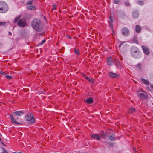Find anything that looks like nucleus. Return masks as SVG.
Segmentation results:
<instances>
[{
  "label": "nucleus",
  "instance_id": "nucleus-1",
  "mask_svg": "<svg viewBox=\"0 0 153 153\" xmlns=\"http://www.w3.org/2000/svg\"><path fill=\"white\" fill-rule=\"evenodd\" d=\"M31 25L33 27L36 31L40 32L41 31L42 27L41 24V21L39 19H33Z\"/></svg>",
  "mask_w": 153,
  "mask_h": 153
},
{
  "label": "nucleus",
  "instance_id": "nucleus-2",
  "mask_svg": "<svg viewBox=\"0 0 153 153\" xmlns=\"http://www.w3.org/2000/svg\"><path fill=\"white\" fill-rule=\"evenodd\" d=\"M131 53L132 56L136 58H139L141 56V52L140 50L134 46L131 48Z\"/></svg>",
  "mask_w": 153,
  "mask_h": 153
},
{
  "label": "nucleus",
  "instance_id": "nucleus-3",
  "mask_svg": "<svg viewBox=\"0 0 153 153\" xmlns=\"http://www.w3.org/2000/svg\"><path fill=\"white\" fill-rule=\"evenodd\" d=\"M8 7L7 4L4 1H0V12L6 13L8 10Z\"/></svg>",
  "mask_w": 153,
  "mask_h": 153
},
{
  "label": "nucleus",
  "instance_id": "nucleus-4",
  "mask_svg": "<svg viewBox=\"0 0 153 153\" xmlns=\"http://www.w3.org/2000/svg\"><path fill=\"white\" fill-rule=\"evenodd\" d=\"M25 118L26 120L30 121L31 123H33L35 122L34 116L32 113L27 114Z\"/></svg>",
  "mask_w": 153,
  "mask_h": 153
},
{
  "label": "nucleus",
  "instance_id": "nucleus-5",
  "mask_svg": "<svg viewBox=\"0 0 153 153\" xmlns=\"http://www.w3.org/2000/svg\"><path fill=\"white\" fill-rule=\"evenodd\" d=\"M17 24L19 27H23L26 26L27 22L25 19L24 18H23L19 20Z\"/></svg>",
  "mask_w": 153,
  "mask_h": 153
},
{
  "label": "nucleus",
  "instance_id": "nucleus-6",
  "mask_svg": "<svg viewBox=\"0 0 153 153\" xmlns=\"http://www.w3.org/2000/svg\"><path fill=\"white\" fill-rule=\"evenodd\" d=\"M137 96L141 99H144L147 98V94L146 92L144 91L141 92V93H138Z\"/></svg>",
  "mask_w": 153,
  "mask_h": 153
},
{
  "label": "nucleus",
  "instance_id": "nucleus-7",
  "mask_svg": "<svg viewBox=\"0 0 153 153\" xmlns=\"http://www.w3.org/2000/svg\"><path fill=\"white\" fill-rule=\"evenodd\" d=\"M121 32L122 35L124 36H127L129 34V31L126 27L123 28L121 30Z\"/></svg>",
  "mask_w": 153,
  "mask_h": 153
},
{
  "label": "nucleus",
  "instance_id": "nucleus-8",
  "mask_svg": "<svg viewBox=\"0 0 153 153\" xmlns=\"http://www.w3.org/2000/svg\"><path fill=\"white\" fill-rule=\"evenodd\" d=\"M141 47L144 53L147 55H149L150 52L149 49L144 45H142Z\"/></svg>",
  "mask_w": 153,
  "mask_h": 153
},
{
  "label": "nucleus",
  "instance_id": "nucleus-9",
  "mask_svg": "<svg viewBox=\"0 0 153 153\" xmlns=\"http://www.w3.org/2000/svg\"><path fill=\"white\" fill-rule=\"evenodd\" d=\"M24 113V111H18L13 112L12 114L15 117H16L17 116H20L22 115Z\"/></svg>",
  "mask_w": 153,
  "mask_h": 153
},
{
  "label": "nucleus",
  "instance_id": "nucleus-10",
  "mask_svg": "<svg viewBox=\"0 0 153 153\" xmlns=\"http://www.w3.org/2000/svg\"><path fill=\"white\" fill-rule=\"evenodd\" d=\"M107 64L108 65L111 66L113 65V59L111 57H109L107 58Z\"/></svg>",
  "mask_w": 153,
  "mask_h": 153
},
{
  "label": "nucleus",
  "instance_id": "nucleus-11",
  "mask_svg": "<svg viewBox=\"0 0 153 153\" xmlns=\"http://www.w3.org/2000/svg\"><path fill=\"white\" fill-rule=\"evenodd\" d=\"M91 136L92 138L95 139L97 140H100L101 138V137L97 134H91Z\"/></svg>",
  "mask_w": 153,
  "mask_h": 153
},
{
  "label": "nucleus",
  "instance_id": "nucleus-12",
  "mask_svg": "<svg viewBox=\"0 0 153 153\" xmlns=\"http://www.w3.org/2000/svg\"><path fill=\"white\" fill-rule=\"evenodd\" d=\"M109 76L111 78H118L119 76L118 74L112 72L109 73Z\"/></svg>",
  "mask_w": 153,
  "mask_h": 153
},
{
  "label": "nucleus",
  "instance_id": "nucleus-13",
  "mask_svg": "<svg viewBox=\"0 0 153 153\" xmlns=\"http://www.w3.org/2000/svg\"><path fill=\"white\" fill-rule=\"evenodd\" d=\"M14 116L13 115H10L11 120L13 123L17 125H19L20 124V123H19L16 120V119L14 118Z\"/></svg>",
  "mask_w": 153,
  "mask_h": 153
},
{
  "label": "nucleus",
  "instance_id": "nucleus-14",
  "mask_svg": "<svg viewBox=\"0 0 153 153\" xmlns=\"http://www.w3.org/2000/svg\"><path fill=\"white\" fill-rule=\"evenodd\" d=\"M113 20H112V17L111 16H110L109 17V26L110 27H111L112 30L114 32V31L113 30V26H112V22H113Z\"/></svg>",
  "mask_w": 153,
  "mask_h": 153
},
{
  "label": "nucleus",
  "instance_id": "nucleus-15",
  "mask_svg": "<svg viewBox=\"0 0 153 153\" xmlns=\"http://www.w3.org/2000/svg\"><path fill=\"white\" fill-rule=\"evenodd\" d=\"M116 13L117 16H123L125 15V13L124 12L120 10L117 11Z\"/></svg>",
  "mask_w": 153,
  "mask_h": 153
},
{
  "label": "nucleus",
  "instance_id": "nucleus-16",
  "mask_svg": "<svg viewBox=\"0 0 153 153\" xmlns=\"http://www.w3.org/2000/svg\"><path fill=\"white\" fill-rule=\"evenodd\" d=\"M141 28L139 25H137L135 26V31L138 33H139L141 31Z\"/></svg>",
  "mask_w": 153,
  "mask_h": 153
},
{
  "label": "nucleus",
  "instance_id": "nucleus-17",
  "mask_svg": "<svg viewBox=\"0 0 153 153\" xmlns=\"http://www.w3.org/2000/svg\"><path fill=\"white\" fill-rule=\"evenodd\" d=\"M132 16L134 18L136 19L139 16L138 12L137 11H134L132 13Z\"/></svg>",
  "mask_w": 153,
  "mask_h": 153
},
{
  "label": "nucleus",
  "instance_id": "nucleus-18",
  "mask_svg": "<svg viewBox=\"0 0 153 153\" xmlns=\"http://www.w3.org/2000/svg\"><path fill=\"white\" fill-rule=\"evenodd\" d=\"M27 8L28 9L34 10L36 9V7L33 4L28 5L27 6Z\"/></svg>",
  "mask_w": 153,
  "mask_h": 153
},
{
  "label": "nucleus",
  "instance_id": "nucleus-19",
  "mask_svg": "<svg viewBox=\"0 0 153 153\" xmlns=\"http://www.w3.org/2000/svg\"><path fill=\"white\" fill-rule=\"evenodd\" d=\"M140 79L141 81L144 84L147 85H149L150 82L149 81L143 78H141Z\"/></svg>",
  "mask_w": 153,
  "mask_h": 153
},
{
  "label": "nucleus",
  "instance_id": "nucleus-20",
  "mask_svg": "<svg viewBox=\"0 0 153 153\" xmlns=\"http://www.w3.org/2000/svg\"><path fill=\"white\" fill-rule=\"evenodd\" d=\"M100 134L101 137L103 138H106L107 133L106 132H104V131H101L100 132Z\"/></svg>",
  "mask_w": 153,
  "mask_h": 153
},
{
  "label": "nucleus",
  "instance_id": "nucleus-21",
  "mask_svg": "<svg viewBox=\"0 0 153 153\" xmlns=\"http://www.w3.org/2000/svg\"><path fill=\"white\" fill-rule=\"evenodd\" d=\"M108 139L110 140L114 141L115 140V136L113 134H112V135L111 136H108Z\"/></svg>",
  "mask_w": 153,
  "mask_h": 153
},
{
  "label": "nucleus",
  "instance_id": "nucleus-22",
  "mask_svg": "<svg viewBox=\"0 0 153 153\" xmlns=\"http://www.w3.org/2000/svg\"><path fill=\"white\" fill-rule=\"evenodd\" d=\"M86 102L88 104H91L93 102L92 98H87L86 100Z\"/></svg>",
  "mask_w": 153,
  "mask_h": 153
},
{
  "label": "nucleus",
  "instance_id": "nucleus-23",
  "mask_svg": "<svg viewBox=\"0 0 153 153\" xmlns=\"http://www.w3.org/2000/svg\"><path fill=\"white\" fill-rule=\"evenodd\" d=\"M20 17H21V16H20V15H19V16H17L16 17L14 18V21L13 22V23H16L17 22H18L19 20L20 19Z\"/></svg>",
  "mask_w": 153,
  "mask_h": 153
},
{
  "label": "nucleus",
  "instance_id": "nucleus-24",
  "mask_svg": "<svg viewBox=\"0 0 153 153\" xmlns=\"http://www.w3.org/2000/svg\"><path fill=\"white\" fill-rule=\"evenodd\" d=\"M136 111L135 109L134 108H131L129 109L128 112L130 113H132Z\"/></svg>",
  "mask_w": 153,
  "mask_h": 153
},
{
  "label": "nucleus",
  "instance_id": "nucleus-25",
  "mask_svg": "<svg viewBox=\"0 0 153 153\" xmlns=\"http://www.w3.org/2000/svg\"><path fill=\"white\" fill-rule=\"evenodd\" d=\"M132 40L133 42L136 44H138V41L137 37V36H134Z\"/></svg>",
  "mask_w": 153,
  "mask_h": 153
},
{
  "label": "nucleus",
  "instance_id": "nucleus-26",
  "mask_svg": "<svg viewBox=\"0 0 153 153\" xmlns=\"http://www.w3.org/2000/svg\"><path fill=\"white\" fill-rule=\"evenodd\" d=\"M136 67L138 70H140L141 69L142 65L141 64L139 63L137 65H135Z\"/></svg>",
  "mask_w": 153,
  "mask_h": 153
},
{
  "label": "nucleus",
  "instance_id": "nucleus-27",
  "mask_svg": "<svg viewBox=\"0 0 153 153\" xmlns=\"http://www.w3.org/2000/svg\"><path fill=\"white\" fill-rule=\"evenodd\" d=\"M74 51L75 53L78 55H79V51L78 50H77L76 48H74Z\"/></svg>",
  "mask_w": 153,
  "mask_h": 153
},
{
  "label": "nucleus",
  "instance_id": "nucleus-28",
  "mask_svg": "<svg viewBox=\"0 0 153 153\" xmlns=\"http://www.w3.org/2000/svg\"><path fill=\"white\" fill-rule=\"evenodd\" d=\"M83 76H84L85 77V78L88 81H91L92 79H90V78H89L88 77L86 76V75L85 74H83Z\"/></svg>",
  "mask_w": 153,
  "mask_h": 153
},
{
  "label": "nucleus",
  "instance_id": "nucleus-29",
  "mask_svg": "<svg viewBox=\"0 0 153 153\" xmlns=\"http://www.w3.org/2000/svg\"><path fill=\"white\" fill-rule=\"evenodd\" d=\"M6 24V23L4 22H0V26H4Z\"/></svg>",
  "mask_w": 153,
  "mask_h": 153
},
{
  "label": "nucleus",
  "instance_id": "nucleus-30",
  "mask_svg": "<svg viewBox=\"0 0 153 153\" xmlns=\"http://www.w3.org/2000/svg\"><path fill=\"white\" fill-rule=\"evenodd\" d=\"M6 74L4 72L2 71H0V76H1V75H4Z\"/></svg>",
  "mask_w": 153,
  "mask_h": 153
},
{
  "label": "nucleus",
  "instance_id": "nucleus-31",
  "mask_svg": "<svg viewBox=\"0 0 153 153\" xmlns=\"http://www.w3.org/2000/svg\"><path fill=\"white\" fill-rule=\"evenodd\" d=\"M137 3L138 4L140 5H142L143 4V2L142 1H138L137 2Z\"/></svg>",
  "mask_w": 153,
  "mask_h": 153
},
{
  "label": "nucleus",
  "instance_id": "nucleus-32",
  "mask_svg": "<svg viewBox=\"0 0 153 153\" xmlns=\"http://www.w3.org/2000/svg\"><path fill=\"white\" fill-rule=\"evenodd\" d=\"M5 77L7 79H9V80H10L12 78V77L11 76H9V75L6 76Z\"/></svg>",
  "mask_w": 153,
  "mask_h": 153
},
{
  "label": "nucleus",
  "instance_id": "nucleus-33",
  "mask_svg": "<svg viewBox=\"0 0 153 153\" xmlns=\"http://www.w3.org/2000/svg\"><path fill=\"white\" fill-rule=\"evenodd\" d=\"M114 3L115 4H117L119 2L120 0H114Z\"/></svg>",
  "mask_w": 153,
  "mask_h": 153
},
{
  "label": "nucleus",
  "instance_id": "nucleus-34",
  "mask_svg": "<svg viewBox=\"0 0 153 153\" xmlns=\"http://www.w3.org/2000/svg\"><path fill=\"white\" fill-rule=\"evenodd\" d=\"M116 65H117L118 67L120 68H121V66L120 64V62H119L116 63Z\"/></svg>",
  "mask_w": 153,
  "mask_h": 153
},
{
  "label": "nucleus",
  "instance_id": "nucleus-35",
  "mask_svg": "<svg viewBox=\"0 0 153 153\" xmlns=\"http://www.w3.org/2000/svg\"><path fill=\"white\" fill-rule=\"evenodd\" d=\"M3 152L2 153H8V152L4 148H3Z\"/></svg>",
  "mask_w": 153,
  "mask_h": 153
},
{
  "label": "nucleus",
  "instance_id": "nucleus-36",
  "mask_svg": "<svg viewBox=\"0 0 153 153\" xmlns=\"http://www.w3.org/2000/svg\"><path fill=\"white\" fill-rule=\"evenodd\" d=\"M125 4L126 6H128L130 5L129 3L128 2H125Z\"/></svg>",
  "mask_w": 153,
  "mask_h": 153
},
{
  "label": "nucleus",
  "instance_id": "nucleus-37",
  "mask_svg": "<svg viewBox=\"0 0 153 153\" xmlns=\"http://www.w3.org/2000/svg\"><path fill=\"white\" fill-rule=\"evenodd\" d=\"M32 2L30 1H28L27 2V5L32 4Z\"/></svg>",
  "mask_w": 153,
  "mask_h": 153
},
{
  "label": "nucleus",
  "instance_id": "nucleus-38",
  "mask_svg": "<svg viewBox=\"0 0 153 153\" xmlns=\"http://www.w3.org/2000/svg\"><path fill=\"white\" fill-rule=\"evenodd\" d=\"M53 9L55 10L56 7V5L55 4H53Z\"/></svg>",
  "mask_w": 153,
  "mask_h": 153
},
{
  "label": "nucleus",
  "instance_id": "nucleus-39",
  "mask_svg": "<svg viewBox=\"0 0 153 153\" xmlns=\"http://www.w3.org/2000/svg\"><path fill=\"white\" fill-rule=\"evenodd\" d=\"M45 42V40L44 39V40H42V42H41L40 43V44H41V45H42Z\"/></svg>",
  "mask_w": 153,
  "mask_h": 153
},
{
  "label": "nucleus",
  "instance_id": "nucleus-40",
  "mask_svg": "<svg viewBox=\"0 0 153 153\" xmlns=\"http://www.w3.org/2000/svg\"><path fill=\"white\" fill-rule=\"evenodd\" d=\"M16 119L19 121H20L21 120V119L19 117H16Z\"/></svg>",
  "mask_w": 153,
  "mask_h": 153
},
{
  "label": "nucleus",
  "instance_id": "nucleus-41",
  "mask_svg": "<svg viewBox=\"0 0 153 153\" xmlns=\"http://www.w3.org/2000/svg\"><path fill=\"white\" fill-rule=\"evenodd\" d=\"M125 42H122V43L120 44L119 45V48H120V47H121V45H122L123 44V43H124Z\"/></svg>",
  "mask_w": 153,
  "mask_h": 153
},
{
  "label": "nucleus",
  "instance_id": "nucleus-42",
  "mask_svg": "<svg viewBox=\"0 0 153 153\" xmlns=\"http://www.w3.org/2000/svg\"><path fill=\"white\" fill-rule=\"evenodd\" d=\"M133 150L134 151V152L136 153V152H137V151H136V149L134 148H133Z\"/></svg>",
  "mask_w": 153,
  "mask_h": 153
},
{
  "label": "nucleus",
  "instance_id": "nucleus-43",
  "mask_svg": "<svg viewBox=\"0 0 153 153\" xmlns=\"http://www.w3.org/2000/svg\"><path fill=\"white\" fill-rule=\"evenodd\" d=\"M9 34L10 35V36L12 35V33L11 32H9Z\"/></svg>",
  "mask_w": 153,
  "mask_h": 153
},
{
  "label": "nucleus",
  "instance_id": "nucleus-44",
  "mask_svg": "<svg viewBox=\"0 0 153 153\" xmlns=\"http://www.w3.org/2000/svg\"><path fill=\"white\" fill-rule=\"evenodd\" d=\"M1 143H2V144L3 145H4V146H6V145L4 144V143H3V142H1Z\"/></svg>",
  "mask_w": 153,
  "mask_h": 153
},
{
  "label": "nucleus",
  "instance_id": "nucleus-45",
  "mask_svg": "<svg viewBox=\"0 0 153 153\" xmlns=\"http://www.w3.org/2000/svg\"><path fill=\"white\" fill-rule=\"evenodd\" d=\"M150 86H151V88H152V89H153V85H150Z\"/></svg>",
  "mask_w": 153,
  "mask_h": 153
},
{
  "label": "nucleus",
  "instance_id": "nucleus-46",
  "mask_svg": "<svg viewBox=\"0 0 153 153\" xmlns=\"http://www.w3.org/2000/svg\"><path fill=\"white\" fill-rule=\"evenodd\" d=\"M68 37L69 38V39H71V38L69 36H68Z\"/></svg>",
  "mask_w": 153,
  "mask_h": 153
},
{
  "label": "nucleus",
  "instance_id": "nucleus-47",
  "mask_svg": "<svg viewBox=\"0 0 153 153\" xmlns=\"http://www.w3.org/2000/svg\"><path fill=\"white\" fill-rule=\"evenodd\" d=\"M0 141H1V139L0 138Z\"/></svg>",
  "mask_w": 153,
  "mask_h": 153
},
{
  "label": "nucleus",
  "instance_id": "nucleus-48",
  "mask_svg": "<svg viewBox=\"0 0 153 153\" xmlns=\"http://www.w3.org/2000/svg\"><path fill=\"white\" fill-rule=\"evenodd\" d=\"M120 59H121V60H122L121 58H120Z\"/></svg>",
  "mask_w": 153,
  "mask_h": 153
},
{
  "label": "nucleus",
  "instance_id": "nucleus-49",
  "mask_svg": "<svg viewBox=\"0 0 153 153\" xmlns=\"http://www.w3.org/2000/svg\"><path fill=\"white\" fill-rule=\"evenodd\" d=\"M147 88L148 89V87H147Z\"/></svg>",
  "mask_w": 153,
  "mask_h": 153
},
{
  "label": "nucleus",
  "instance_id": "nucleus-50",
  "mask_svg": "<svg viewBox=\"0 0 153 153\" xmlns=\"http://www.w3.org/2000/svg\"><path fill=\"white\" fill-rule=\"evenodd\" d=\"M152 112H153V110L152 111Z\"/></svg>",
  "mask_w": 153,
  "mask_h": 153
}]
</instances>
